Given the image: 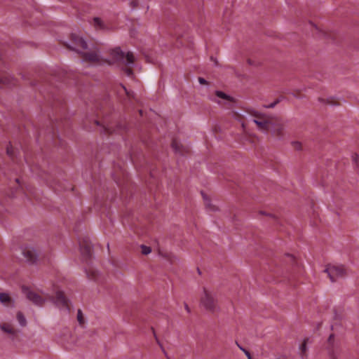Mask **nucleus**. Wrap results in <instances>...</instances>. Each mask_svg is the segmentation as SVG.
I'll use <instances>...</instances> for the list:
<instances>
[{
	"instance_id": "473e14b6",
	"label": "nucleus",
	"mask_w": 359,
	"mask_h": 359,
	"mask_svg": "<svg viewBox=\"0 0 359 359\" xmlns=\"http://www.w3.org/2000/svg\"><path fill=\"white\" fill-rule=\"evenodd\" d=\"M278 102V101H276V102L272 103L270 105H269L268 107H273Z\"/></svg>"
},
{
	"instance_id": "2eb2a0df",
	"label": "nucleus",
	"mask_w": 359,
	"mask_h": 359,
	"mask_svg": "<svg viewBox=\"0 0 359 359\" xmlns=\"http://www.w3.org/2000/svg\"><path fill=\"white\" fill-rule=\"evenodd\" d=\"M308 341L309 339H305L299 347L300 356L302 359H305L306 358V344L308 343Z\"/></svg>"
},
{
	"instance_id": "4468645a",
	"label": "nucleus",
	"mask_w": 359,
	"mask_h": 359,
	"mask_svg": "<svg viewBox=\"0 0 359 359\" xmlns=\"http://www.w3.org/2000/svg\"><path fill=\"white\" fill-rule=\"evenodd\" d=\"M93 26L96 29H108L109 27L106 25L103 21L99 18H95L93 19Z\"/></svg>"
},
{
	"instance_id": "2f4dec72",
	"label": "nucleus",
	"mask_w": 359,
	"mask_h": 359,
	"mask_svg": "<svg viewBox=\"0 0 359 359\" xmlns=\"http://www.w3.org/2000/svg\"><path fill=\"white\" fill-rule=\"evenodd\" d=\"M294 95L297 97H300V94H299V91H295L294 93Z\"/></svg>"
},
{
	"instance_id": "39448f33",
	"label": "nucleus",
	"mask_w": 359,
	"mask_h": 359,
	"mask_svg": "<svg viewBox=\"0 0 359 359\" xmlns=\"http://www.w3.org/2000/svg\"><path fill=\"white\" fill-rule=\"evenodd\" d=\"M212 100L227 109L232 107L234 104L232 97L221 91H217Z\"/></svg>"
},
{
	"instance_id": "9b49d317",
	"label": "nucleus",
	"mask_w": 359,
	"mask_h": 359,
	"mask_svg": "<svg viewBox=\"0 0 359 359\" xmlns=\"http://www.w3.org/2000/svg\"><path fill=\"white\" fill-rule=\"evenodd\" d=\"M117 94L119 97L126 95L129 100H135L133 93L128 90L125 86L121 85L118 87Z\"/></svg>"
},
{
	"instance_id": "bb28decb",
	"label": "nucleus",
	"mask_w": 359,
	"mask_h": 359,
	"mask_svg": "<svg viewBox=\"0 0 359 359\" xmlns=\"http://www.w3.org/2000/svg\"><path fill=\"white\" fill-rule=\"evenodd\" d=\"M138 4H139L138 0H133L130 1V6L133 8H135L136 6H137Z\"/></svg>"
},
{
	"instance_id": "423d86ee",
	"label": "nucleus",
	"mask_w": 359,
	"mask_h": 359,
	"mask_svg": "<svg viewBox=\"0 0 359 359\" xmlns=\"http://www.w3.org/2000/svg\"><path fill=\"white\" fill-rule=\"evenodd\" d=\"M201 304L206 309L213 311L216 308V302L212 293L208 290L204 289L203 294L201 297Z\"/></svg>"
},
{
	"instance_id": "0eeeda50",
	"label": "nucleus",
	"mask_w": 359,
	"mask_h": 359,
	"mask_svg": "<svg viewBox=\"0 0 359 359\" xmlns=\"http://www.w3.org/2000/svg\"><path fill=\"white\" fill-rule=\"evenodd\" d=\"M22 254L26 259V261L31 264L36 263L39 258V255L32 247L25 248L22 250Z\"/></svg>"
},
{
	"instance_id": "f257e3e1",
	"label": "nucleus",
	"mask_w": 359,
	"mask_h": 359,
	"mask_svg": "<svg viewBox=\"0 0 359 359\" xmlns=\"http://www.w3.org/2000/svg\"><path fill=\"white\" fill-rule=\"evenodd\" d=\"M71 40L73 46L66 45L71 50H74L82 54V57L85 61H88L93 64L102 65L104 63L111 65L116 64L121 67L128 76L133 75V67L135 62V57L131 52H124L120 48H116L111 52V60H104L99 55L97 50L92 52L83 51L88 48L86 42L83 38L73 34L71 36Z\"/></svg>"
},
{
	"instance_id": "f3484780",
	"label": "nucleus",
	"mask_w": 359,
	"mask_h": 359,
	"mask_svg": "<svg viewBox=\"0 0 359 359\" xmlns=\"http://www.w3.org/2000/svg\"><path fill=\"white\" fill-rule=\"evenodd\" d=\"M86 273L90 279L96 280L98 278L99 272L95 269H89Z\"/></svg>"
},
{
	"instance_id": "e433bc0d",
	"label": "nucleus",
	"mask_w": 359,
	"mask_h": 359,
	"mask_svg": "<svg viewBox=\"0 0 359 359\" xmlns=\"http://www.w3.org/2000/svg\"><path fill=\"white\" fill-rule=\"evenodd\" d=\"M65 76H66L67 78H69V77L70 76V75H69V73H66Z\"/></svg>"
},
{
	"instance_id": "cd10ccee",
	"label": "nucleus",
	"mask_w": 359,
	"mask_h": 359,
	"mask_svg": "<svg viewBox=\"0 0 359 359\" xmlns=\"http://www.w3.org/2000/svg\"><path fill=\"white\" fill-rule=\"evenodd\" d=\"M248 139L249 140V141H250L253 144H255V142L257 141V137L255 136H252V135H249L248 137Z\"/></svg>"
},
{
	"instance_id": "a211bd4d",
	"label": "nucleus",
	"mask_w": 359,
	"mask_h": 359,
	"mask_svg": "<svg viewBox=\"0 0 359 359\" xmlns=\"http://www.w3.org/2000/svg\"><path fill=\"white\" fill-rule=\"evenodd\" d=\"M319 101L324 102L325 104H331V105H337L339 104L338 100H337L332 97H330V98H328L326 100L323 99V98H319Z\"/></svg>"
},
{
	"instance_id": "c9c22d12",
	"label": "nucleus",
	"mask_w": 359,
	"mask_h": 359,
	"mask_svg": "<svg viewBox=\"0 0 359 359\" xmlns=\"http://www.w3.org/2000/svg\"><path fill=\"white\" fill-rule=\"evenodd\" d=\"M95 124L96 126H99V125H100V122H99V121H95Z\"/></svg>"
},
{
	"instance_id": "4be33fe9",
	"label": "nucleus",
	"mask_w": 359,
	"mask_h": 359,
	"mask_svg": "<svg viewBox=\"0 0 359 359\" xmlns=\"http://www.w3.org/2000/svg\"><path fill=\"white\" fill-rule=\"evenodd\" d=\"M234 116H235L236 118L238 119V121L241 122L243 130L245 131L246 123H245V120L243 119V117L238 114H236V113L234 114Z\"/></svg>"
},
{
	"instance_id": "20e7f679",
	"label": "nucleus",
	"mask_w": 359,
	"mask_h": 359,
	"mask_svg": "<svg viewBox=\"0 0 359 359\" xmlns=\"http://www.w3.org/2000/svg\"><path fill=\"white\" fill-rule=\"evenodd\" d=\"M325 272L327 273V276L332 282L335 281L337 278L343 277L346 273V271L343 266L334 264L327 265Z\"/></svg>"
},
{
	"instance_id": "5701e85b",
	"label": "nucleus",
	"mask_w": 359,
	"mask_h": 359,
	"mask_svg": "<svg viewBox=\"0 0 359 359\" xmlns=\"http://www.w3.org/2000/svg\"><path fill=\"white\" fill-rule=\"evenodd\" d=\"M141 252L143 255H148L151 252V248L150 247L146 246V245H141Z\"/></svg>"
},
{
	"instance_id": "7ed1b4c3",
	"label": "nucleus",
	"mask_w": 359,
	"mask_h": 359,
	"mask_svg": "<svg viewBox=\"0 0 359 359\" xmlns=\"http://www.w3.org/2000/svg\"><path fill=\"white\" fill-rule=\"evenodd\" d=\"M251 121L261 130L270 132L273 135L278 137L283 135V123L278 118L269 117L255 111L251 114Z\"/></svg>"
},
{
	"instance_id": "b1692460",
	"label": "nucleus",
	"mask_w": 359,
	"mask_h": 359,
	"mask_svg": "<svg viewBox=\"0 0 359 359\" xmlns=\"http://www.w3.org/2000/svg\"><path fill=\"white\" fill-rule=\"evenodd\" d=\"M292 147L293 148L295 149V150H301L302 149V143L299 142H297V141H295V142H293L292 143Z\"/></svg>"
},
{
	"instance_id": "4c0bfd02",
	"label": "nucleus",
	"mask_w": 359,
	"mask_h": 359,
	"mask_svg": "<svg viewBox=\"0 0 359 359\" xmlns=\"http://www.w3.org/2000/svg\"><path fill=\"white\" fill-rule=\"evenodd\" d=\"M16 182H17L18 184H20V182H19V180H18V179H17V180H16Z\"/></svg>"
},
{
	"instance_id": "a878e982",
	"label": "nucleus",
	"mask_w": 359,
	"mask_h": 359,
	"mask_svg": "<svg viewBox=\"0 0 359 359\" xmlns=\"http://www.w3.org/2000/svg\"><path fill=\"white\" fill-rule=\"evenodd\" d=\"M237 345L245 353V355H246V356L248 357V359H252V357H251L250 353L249 351H248L247 350H245L243 348L241 347L238 344H237Z\"/></svg>"
},
{
	"instance_id": "1a4fd4ad",
	"label": "nucleus",
	"mask_w": 359,
	"mask_h": 359,
	"mask_svg": "<svg viewBox=\"0 0 359 359\" xmlns=\"http://www.w3.org/2000/svg\"><path fill=\"white\" fill-rule=\"evenodd\" d=\"M172 147L173 150L180 154L184 155L189 151V149L182 145L177 140L173 139L172 141Z\"/></svg>"
},
{
	"instance_id": "f8f14e48",
	"label": "nucleus",
	"mask_w": 359,
	"mask_h": 359,
	"mask_svg": "<svg viewBox=\"0 0 359 359\" xmlns=\"http://www.w3.org/2000/svg\"><path fill=\"white\" fill-rule=\"evenodd\" d=\"M0 302L6 306H12L13 301L6 293H0Z\"/></svg>"
},
{
	"instance_id": "7c9ffc66",
	"label": "nucleus",
	"mask_w": 359,
	"mask_h": 359,
	"mask_svg": "<svg viewBox=\"0 0 359 359\" xmlns=\"http://www.w3.org/2000/svg\"><path fill=\"white\" fill-rule=\"evenodd\" d=\"M198 81H199V83H200L201 84H203V85H204V84H206V83H207L206 80H205V79H203V78H201V77H200V78L198 79Z\"/></svg>"
},
{
	"instance_id": "dca6fc26",
	"label": "nucleus",
	"mask_w": 359,
	"mask_h": 359,
	"mask_svg": "<svg viewBox=\"0 0 359 359\" xmlns=\"http://www.w3.org/2000/svg\"><path fill=\"white\" fill-rule=\"evenodd\" d=\"M0 327H1V329L6 333L11 334H14L15 333V329L10 324L4 323V324L1 325Z\"/></svg>"
},
{
	"instance_id": "412c9836",
	"label": "nucleus",
	"mask_w": 359,
	"mask_h": 359,
	"mask_svg": "<svg viewBox=\"0 0 359 359\" xmlns=\"http://www.w3.org/2000/svg\"><path fill=\"white\" fill-rule=\"evenodd\" d=\"M77 320L81 326H83L85 324V319L83 317V315L82 313V311L79 309L77 311Z\"/></svg>"
},
{
	"instance_id": "9d476101",
	"label": "nucleus",
	"mask_w": 359,
	"mask_h": 359,
	"mask_svg": "<svg viewBox=\"0 0 359 359\" xmlns=\"http://www.w3.org/2000/svg\"><path fill=\"white\" fill-rule=\"evenodd\" d=\"M102 129L104 133L112 134L114 133H121V130H123V126L122 125H117L116 128L114 123H108L102 126Z\"/></svg>"
},
{
	"instance_id": "6e6552de",
	"label": "nucleus",
	"mask_w": 359,
	"mask_h": 359,
	"mask_svg": "<svg viewBox=\"0 0 359 359\" xmlns=\"http://www.w3.org/2000/svg\"><path fill=\"white\" fill-rule=\"evenodd\" d=\"M81 252L83 256L88 259L91 255V244L88 238H84L82 241L79 242Z\"/></svg>"
},
{
	"instance_id": "f704fd0d",
	"label": "nucleus",
	"mask_w": 359,
	"mask_h": 359,
	"mask_svg": "<svg viewBox=\"0 0 359 359\" xmlns=\"http://www.w3.org/2000/svg\"><path fill=\"white\" fill-rule=\"evenodd\" d=\"M331 358H332V359H337V358H336V356L334 355V353H332Z\"/></svg>"
},
{
	"instance_id": "c85d7f7f",
	"label": "nucleus",
	"mask_w": 359,
	"mask_h": 359,
	"mask_svg": "<svg viewBox=\"0 0 359 359\" xmlns=\"http://www.w3.org/2000/svg\"><path fill=\"white\" fill-rule=\"evenodd\" d=\"M359 156L358 154H354L353 156V161L355 163L356 165H358V161Z\"/></svg>"
},
{
	"instance_id": "ddd939ff",
	"label": "nucleus",
	"mask_w": 359,
	"mask_h": 359,
	"mask_svg": "<svg viewBox=\"0 0 359 359\" xmlns=\"http://www.w3.org/2000/svg\"><path fill=\"white\" fill-rule=\"evenodd\" d=\"M12 84V77L9 74H5L0 76V86H10Z\"/></svg>"
},
{
	"instance_id": "f03ea898",
	"label": "nucleus",
	"mask_w": 359,
	"mask_h": 359,
	"mask_svg": "<svg viewBox=\"0 0 359 359\" xmlns=\"http://www.w3.org/2000/svg\"><path fill=\"white\" fill-rule=\"evenodd\" d=\"M22 291L27 299L36 305L41 306L46 300H50L61 309H65L67 311H69L71 309V303L56 284H53V290L50 294L43 293L39 294L33 290L25 286L22 287Z\"/></svg>"
},
{
	"instance_id": "6ab92c4d",
	"label": "nucleus",
	"mask_w": 359,
	"mask_h": 359,
	"mask_svg": "<svg viewBox=\"0 0 359 359\" xmlns=\"http://www.w3.org/2000/svg\"><path fill=\"white\" fill-rule=\"evenodd\" d=\"M202 195H203V198L204 199V202H205V205L206 206V208L210 210H216V208L215 205H212L209 199L207 198V196L205 195H204L203 193H202Z\"/></svg>"
},
{
	"instance_id": "c756f323",
	"label": "nucleus",
	"mask_w": 359,
	"mask_h": 359,
	"mask_svg": "<svg viewBox=\"0 0 359 359\" xmlns=\"http://www.w3.org/2000/svg\"><path fill=\"white\" fill-rule=\"evenodd\" d=\"M333 340H334V335L333 334H330L329 338H328V344H329V345H331L332 344Z\"/></svg>"
},
{
	"instance_id": "393cba45",
	"label": "nucleus",
	"mask_w": 359,
	"mask_h": 359,
	"mask_svg": "<svg viewBox=\"0 0 359 359\" xmlns=\"http://www.w3.org/2000/svg\"><path fill=\"white\" fill-rule=\"evenodd\" d=\"M6 153L7 154L11 157V158H13V155H14V151H13V148L12 147V145H8L6 148Z\"/></svg>"
},
{
	"instance_id": "aec40b11",
	"label": "nucleus",
	"mask_w": 359,
	"mask_h": 359,
	"mask_svg": "<svg viewBox=\"0 0 359 359\" xmlns=\"http://www.w3.org/2000/svg\"><path fill=\"white\" fill-rule=\"evenodd\" d=\"M17 320L22 326H25L27 323L26 319L21 312L17 313Z\"/></svg>"
},
{
	"instance_id": "72a5a7b5",
	"label": "nucleus",
	"mask_w": 359,
	"mask_h": 359,
	"mask_svg": "<svg viewBox=\"0 0 359 359\" xmlns=\"http://www.w3.org/2000/svg\"><path fill=\"white\" fill-rule=\"evenodd\" d=\"M185 309L187 311V312H189V313L190 312V309L187 304H185Z\"/></svg>"
}]
</instances>
